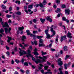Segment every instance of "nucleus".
Returning a JSON list of instances; mask_svg holds the SVG:
<instances>
[{
    "label": "nucleus",
    "instance_id": "nucleus-1",
    "mask_svg": "<svg viewBox=\"0 0 74 74\" xmlns=\"http://www.w3.org/2000/svg\"><path fill=\"white\" fill-rule=\"evenodd\" d=\"M38 58L39 59H42V60L38 58L36 59V60L37 61H36V62H38V63H45V62H46V60H47V58L46 56H43V57L39 56Z\"/></svg>",
    "mask_w": 74,
    "mask_h": 74
},
{
    "label": "nucleus",
    "instance_id": "nucleus-2",
    "mask_svg": "<svg viewBox=\"0 0 74 74\" xmlns=\"http://www.w3.org/2000/svg\"><path fill=\"white\" fill-rule=\"evenodd\" d=\"M37 51H38V49L37 48H35V49L33 53L34 55H35V57L36 58H38V55H39V54L38 52H37Z\"/></svg>",
    "mask_w": 74,
    "mask_h": 74
},
{
    "label": "nucleus",
    "instance_id": "nucleus-3",
    "mask_svg": "<svg viewBox=\"0 0 74 74\" xmlns=\"http://www.w3.org/2000/svg\"><path fill=\"white\" fill-rule=\"evenodd\" d=\"M58 66H62L63 64V61H62V59L61 58H59L58 60Z\"/></svg>",
    "mask_w": 74,
    "mask_h": 74
},
{
    "label": "nucleus",
    "instance_id": "nucleus-4",
    "mask_svg": "<svg viewBox=\"0 0 74 74\" xmlns=\"http://www.w3.org/2000/svg\"><path fill=\"white\" fill-rule=\"evenodd\" d=\"M18 53L20 55V56H22L23 55H26L27 53L24 50H22L18 52Z\"/></svg>",
    "mask_w": 74,
    "mask_h": 74
},
{
    "label": "nucleus",
    "instance_id": "nucleus-5",
    "mask_svg": "<svg viewBox=\"0 0 74 74\" xmlns=\"http://www.w3.org/2000/svg\"><path fill=\"white\" fill-rule=\"evenodd\" d=\"M40 6L41 8H43V7H45V6H44L41 3H40L39 4H35L34 6V7L35 8H37L38 7Z\"/></svg>",
    "mask_w": 74,
    "mask_h": 74
},
{
    "label": "nucleus",
    "instance_id": "nucleus-6",
    "mask_svg": "<svg viewBox=\"0 0 74 74\" xmlns=\"http://www.w3.org/2000/svg\"><path fill=\"white\" fill-rule=\"evenodd\" d=\"M29 57L32 58V60L34 61L35 62V63H36V64H38V62H36V61H37V59L35 58H34V57H33V55H31V56H30Z\"/></svg>",
    "mask_w": 74,
    "mask_h": 74
},
{
    "label": "nucleus",
    "instance_id": "nucleus-7",
    "mask_svg": "<svg viewBox=\"0 0 74 74\" xmlns=\"http://www.w3.org/2000/svg\"><path fill=\"white\" fill-rule=\"evenodd\" d=\"M46 19L48 21H49L50 22H52V19L51 18V16H47L46 17Z\"/></svg>",
    "mask_w": 74,
    "mask_h": 74
},
{
    "label": "nucleus",
    "instance_id": "nucleus-8",
    "mask_svg": "<svg viewBox=\"0 0 74 74\" xmlns=\"http://www.w3.org/2000/svg\"><path fill=\"white\" fill-rule=\"evenodd\" d=\"M26 33H27V35L28 36H30V37H32V36H34V35H33V34H31L30 32V30H27L26 31Z\"/></svg>",
    "mask_w": 74,
    "mask_h": 74
},
{
    "label": "nucleus",
    "instance_id": "nucleus-9",
    "mask_svg": "<svg viewBox=\"0 0 74 74\" xmlns=\"http://www.w3.org/2000/svg\"><path fill=\"white\" fill-rule=\"evenodd\" d=\"M66 35H64V36H61L60 39L61 42H63V41L64 40H66Z\"/></svg>",
    "mask_w": 74,
    "mask_h": 74
},
{
    "label": "nucleus",
    "instance_id": "nucleus-10",
    "mask_svg": "<svg viewBox=\"0 0 74 74\" xmlns=\"http://www.w3.org/2000/svg\"><path fill=\"white\" fill-rule=\"evenodd\" d=\"M66 36L68 38H72L73 37L71 36V34L69 31L68 32V33L67 34H66Z\"/></svg>",
    "mask_w": 74,
    "mask_h": 74
},
{
    "label": "nucleus",
    "instance_id": "nucleus-11",
    "mask_svg": "<svg viewBox=\"0 0 74 74\" xmlns=\"http://www.w3.org/2000/svg\"><path fill=\"white\" fill-rule=\"evenodd\" d=\"M60 68L59 69V71H60V73H58V74H63V71H62V69H63V66H61L60 67Z\"/></svg>",
    "mask_w": 74,
    "mask_h": 74
},
{
    "label": "nucleus",
    "instance_id": "nucleus-12",
    "mask_svg": "<svg viewBox=\"0 0 74 74\" xmlns=\"http://www.w3.org/2000/svg\"><path fill=\"white\" fill-rule=\"evenodd\" d=\"M5 30V33L6 34H8V33H10V34H11V31H8V29L7 28H4Z\"/></svg>",
    "mask_w": 74,
    "mask_h": 74
},
{
    "label": "nucleus",
    "instance_id": "nucleus-13",
    "mask_svg": "<svg viewBox=\"0 0 74 74\" xmlns=\"http://www.w3.org/2000/svg\"><path fill=\"white\" fill-rule=\"evenodd\" d=\"M27 53H28V55H27L26 56V57L27 58H29V57L32 55V54H30V53L31 52V51L29 49L27 50Z\"/></svg>",
    "mask_w": 74,
    "mask_h": 74
},
{
    "label": "nucleus",
    "instance_id": "nucleus-14",
    "mask_svg": "<svg viewBox=\"0 0 74 74\" xmlns=\"http://www.w3.org/2000/svg\"><path fill=\"white\" fill-rule=\"evenodd\" d=\"M70 10L69 9H66L65 10V12L66 14H68V15H69L70 14Z\"/></svg>",
    "mask_w": 74,
    "mask_h": 74
},
{
    "label": "nucleus",
    "instance_id": "nucleus-15",
    "mask_svg": "<svg viewBox=\"0 0 74 74\" xmlns=\"http://www.w3.org/2000/svg\"><path fill=\"white\" fill-rule=\"evenodd\" d=\"M3 27H9V25H8V24L7 22H5L4 24H3Z\"/></svg>",
    "mask_w": 74,
    "mask_h": 74
},
{
    "label": "nucleus",
    "instance_id": "nucleus-16",
    "mask_svg": "<svg viewBox=\"0 0 74 74\" xmlns=\"http://www.w3.org/2000/svg\"><path fill=\"white\" fill-rule=\"evenodd\" d=\"M26 39V37L24 35L22 36V38L21 39V40L23 42H24L25 41V40Z\"/></svg>",
    "mask_w": 74,
    "mask_h": 74
},
{
    "label": "nucleus",
    "instance_id": "nucleus-17",
    "mask_svg": "<svg viewBox=\"0 0 74 74\" xmlns=\"http://www.w3.org/2000/svg\"><path fill=\"white\" fill-rule=\"evenodd\" d=\"M59 40V36L57 35L56 36V38L55 39L56 44H57L58 42V41Z\"/></svg>",
    "mask_w": 74,
    "mask_h": 74
},
{
    "label": "nucleus",
    "instance_id": "nucleus-18",
    "mask_svg": "<svg viewBox=\"0 0 74 74\" xmlns=\"http://www.w3.org/2000/svg\"><path fill=\"white\" fill-rule=\"evenodd\" d=\"M39 47H46V46L44 44L39 43Z\"/></svg>",
    "mask_w": 74,
    "mask_h": 74
},
{
    "label": "nucleus",
    "instance_id": "nucleus-19",
    "mask_svg": "<svg viewBox=\"0 0 74 74\" xmlns=\"http://www.w3.org/2000/svg\"><path fill=\"white\" fill-rule=\"evenodd\" d=\"M61 11V9H60V8H57V10L55 11L56 12V13H59Z\"/></svg>",
    "mask_w": 74,
    "mask_h": 74
},
{
    "label": "nucleus",
    "instance_id": "nucleus-20",
    "mask_svg": "<svg viewBox=\"0 0 74 74\" xmlns=\"http://www.w3.org/2000/svg\"><path fill=\"white\" fill-rule=\"evenodd\" d=\"M40 22H41L42 23H44L45 21V19H42V18H40Z\"/></svg>",
    "mask_w": 74,
    "mask_h": 74
},
{
    "label": "nucleus",
    "instance_id": "nucleus-21",
    "mask_svg": "<svg viewBox=\"0 0 74 74\" xmlns=\"http://www.w3.org/2000/svg\"><path fill=\"white\" fill-rule=\"evenodd\" d=\"M46 34V38L47 39H49L51 38V35L49 34Z\"/></svg>",
    "mask_w": 74,
    "mask_h": 74
},
{
    "label": "nucleus",
    "instance_id": "nucleus-22",
    "mask_svg": "<svg viewBox=\"0 0 74 74\" xmlns=\"http://www.w3.org/2000/svg\"><path fill=\"white\" fill-rule=\"evenodd\" d=\"M47 3V2L46 1V0H44L42 2V5H46Z\"/></svg>",
    "mask_w": 74,
    "mask_h": 74
},
{
    "label": "nucleus",
    "instance_id": "nucleus-23",
    "mask_svg": "<svg viewBox=\"0 0 74 74\" xmlns=\"http://www.w3.org/2000/svg\"><path fill=\"white\" fill-rule=\"evenodd\" d=\"M64 66L65 67V70H67V66H69V64H64Z\"/></svg>",
    "mask_w": 74,
    "mask_h": 74
},
{
    "label": "nucleus",
    "instance_id": "nucleus-24",
    "mask_svg": "<svg viewBox=\"0 0 74 74\" xmlns=\"http://www.w3.org/2000/svg\"><path fill=\"white\" fill-rule=\"evenodd\" d=\"M18 29L20 31H22V30L24 29V27L23 26H22V27H20L18 28Z\"/></svg>",
    "mask_w": 74,
    "mask_h": 74
},
{
    "label": "nucleus",
    "instance_id": "nucleus-25",
    "mask_svg": "<svg viewBox=\"0 0 74 74\" xmlns=\"http://www.w3.org/2000/svg\"><path fill=\"white\" fill-rule=\"evenodd\" d=\"M64 51H67V46H65L63 47Z\"/></svg>",
    "mask_w": 74,
    "mask_h": 74
},
{
    "label": "nucleus",
    "instance_id": "nucleus-26",
    "mask_svg": "<svg viewBox=\"0 0 74 74\" xmlns=\"http://www.w3.org/2000/svg\"><path fill=\"white\" fill-rule=\"evenodd\" d=\"M53 27V25H52L50 27V30L51 32H54V30H53V29L52 27Z\"/></svg>",
    "mask_w": 74,
    "mask_h": 74
},
{
    "label": "nucleus",
    "instance_id": "nucleus-27",
    "mask_svg": "<svg viewBox=\"0 0 74 74\" xmlns=\"http://www.w3.org/2000/svg\"><path fill=\"white\" fill-rule=\"evenodd\" d=\"M33 4L31 5H29L28 6V8H30V9H32V8H33Z\"/></svg>",
    "mask_w": 74,
    "mask_h": 74
},
{
    "label": "nucleus",
    "instance_id": "nucleus-28",
    "mask_svg": "<svg viewBox=\"0 0 74 74\" xmlns=\"http://www.w3.org/2000/svg\"><path fill=\"white\" fill-rule=\"evenodd\" d=\"M37 38L38 39H41V38H42L43 36H36Z\"/></svg>",
    "mask_w": 74,
    "mask_h": 74
},
{
    "label": "nucleus",
    "instance_id": "nucleus-29",
    "mask_svg": "<svg viewBox=\"0 0 74 74\" xmlns=\"http://www.w3.org/2000/svg\"><path fill=\"white\" fill-rule=\"evenodd\" d=\"M51 32L53 33V34L51 36H50V37H53V36L55 35V31H54V32Z\"/></svg>",
    "mask_w": 74,
    "mask_h": 74
},
{
    "label": "nucleus",
    "instance_id": "nucleus-30",
    "mask_svg": "<svg viewBox=\"0 0 74 74\" xmlns=\"http://www.w3.org/2000/svg\"><path fill=\"white\" fill-rule=\"evenodd\" d=\"M23 64H24V66H28V65H29L28 63H27V62H25L24 63H23Z\"/></svg>",
    "mask_w": 74,
    "mask_h": 74
},
{
    "label": "nucleus",
    "instance_id": "nucleus-31",
    "mask_svg": "<svg viewBox=\"0 0 74 74\" xmlns=\"http://www.w3.org/2000/svg\"><path fill=\"white\" fill-rule=\"evenodd\" d=\"M15 14H16L17 15H21V12L18 11L17 12H15Z\"/></svg>",
    "mask_w": 74,
    "mask_h": 74
},
{
    "label": "nucleus",
    "instance_id": "nucleus-32",
    "mask_svg": "<svg viewBox=\"0 0 74 74\" xmlns=\"http://www.w3.org/2000/svg\"><path fill=\"white\" fill-rule=\"evenodd\" d=\"M15 3L16 4H18V5L21 4V2L20 1H15Z\"/></svg>",
    "mask_w": 74,
    "mask_h": 74
},
{
    "label": "nucleus",
    "instance_id": "nucleus-33",
    "mask_svg": "<svg viewBox=\"0 0 74 74\" xmlns=\"http://www.w3.org/2000/svg\"><path fill=\"white\" fill-rule=\"evenodd\" d=\"M1 39H0V42H1V45H4V44L3 43H4V42L2 40H1Z\"/></svg>",
    "mask_w": 74,
    "mask_h": 74
},
{
    "label": "nucleus",
    "instance_id": "nucleus-34",
    "mask_svg": "<svg viewBox=\"0 0 74 74\" xmlns=\"http://www.w3.org/2000/svg\"><path fill=\"white\" fill-rule=\"evenodd\" d=\"M48 66H45L44 67V70H47V69H48Z\"/></svg>",
    "mask_w": 74,
    "mask_h": 74
},
{
    "label": "nucleus",
    "instance_id": "nucleus-35",
    "mask_svg": "<svg viewBox=\"0 0 74 74\" xmlns=\"http://www.w3.org/2000/svg\"><path fill=\"white\" fill-rule=\"evenodd\" d=\"M49 31V30L48 29H46L45 30V32L46 34H48Z\"/></svg>",
    "mask_w": 74,
    "mask_h": 74
},
{
    "label": "nucleus",
    "instance_id": "nucleus-36",
    "mask_svg": "<svg viewBox=\"0 0 74 74\" xmlns=\"http://www.w3.org/2000/svg\"><path fill=\"white\" fill-rule=\"evenodd\" d=\"M42 54V56H43V55H47V52H44L43 51H42L41 52Z\"/></svg>",
    "mask_w": 74,
    "mask_h": 74
},
{
    "label": "nucleus",
    "instance_id": "nucleus-37",
    "mask_svg": "<svg viewBox=\"0 0 74 74\" xmlns=\"http://www.w3.org/2000/svg\"><path fill=\"white\" fill-rule=\"evenodd\" d=\"M39 42L40 43V44L43 43V41L42 40V39H40L39 40Z\"/></svg>",
    "mask_w": 74,
    "mask_h": 74
},
{
    "label": "nucleus",
    "instance_id": "nucleus-38",
    "mask_svg": "<svg viewBox=\"0 0 74 74\" xmlns=\"http://www.w3.org/2000/svg\"><path fill=\"white\" fill-rule=\"evenodd\" d=\"M62 8H66V6L64 4H63L62 6Z\"/></svg>",
    "mask_w": 74,
    "mask_h": 74
},
{
    "label": "nucleus",
    "instance_id": "nucleus-39",
    "mask_svg": "<svg viewBox=\"0 0 74 74\" xmlns=\"http://www.w3.org/2000/svg\"><path fill=\"white\" fill-rule=\"evenodd\" d=\"M56 2L57 4H60V1L59 0H56Z\"/></svg>",
    "mask_w": 74,
    "mask_h": 74
},
{
    "label": "nucleus",
    "instance_id": "nucleus-40",
    "mask_svg": "<svg viewBox=\"0 0 74 74\" xmlns=\"http://www.w3.org/2000/svg\"><path fill=\"white\" fill-rule=\"evenodd\" d=\"M4 29L3 28H1V29H0V33L4 32Z\"/></svg>",
    "mask_w": 74,
    "mask_h": 74
},
{
    "label": "nucleus",
    "instance_id": "nucleus-41",
    "mask_svg": "<svg viewBox=\"0 0 74 74\" xmlns=\"http://www.w3.org/2000/svg\"><path fill=\"white\" fill-rule=\"evenodd\" d=\"M1 8L2 9H5L6 8V7L5 5H3L1 6Z\"/></svg>",
    "mask_w": 74,
    "mask_h": 74
},
{
    "label": "nucleus",
    "instance_id": "nucleus-42",
    "mask_svg": "<svg viewBox=\"0 0 74 74\" xmlns=\"http://www.w3.org/2000/svg\"><path fill=\"white\" fill-rule=\"evenodd\" d=\"M61 14L62 15V13H60L59 14H58L57 16V17H58V18H59V17L60 16V15Z\"/></svg>",
    "mask_w": 74,
    "mask_h": 74
},
{
    "label": "nucleus",
    "instance_id": "nucleus-43",
    "mask_svg": "<svg viewBox=\"0 0 74 74\" xmlns=\"http://www.w3.org/2000/svg\"><path fill=\"white\" fill-rule=\"evenodd\" d=\"M29 71H30V70L28 69L27 70L26 72V74H29Z\"/></svg>",
    "mask_w": 74,
    "mask_h": 74
},
{
    "label": "nucleus",
    "instance_id": "nucleus-44",
    "mask_svg": "<svg viewBox=\"0 0 74 74\" xmlns=\"http://www.w3.org/2000/svg\"><path fill=\"white\" fill-rule=\"evenodd\" d=\"M37 30H34L33 32V34H37Z\"/></svg>",
    "mask_w": 74,
    "mask_h": 74
},
{
    "label": "nucleus",
    "instance_id": "nucleus-45",
    "mask_svg": "<svg viewBox=\"0 0 74 74\" xmlns=\"http://www.w3.org/2000/svg\"><path fill=\"white\" fill-rule=\"evenodd\" d=\"M24 60H25V59H24V58H22L20 62H21L23 64V63H24Z\"/></svg>",
    "mask_w": 74,
    "mask_h": 74
},
{
    "label": "nucleus",
    "instance_id": "nucleus-46",
    "mask_svg": "<svg viewBox=\"0 0 74 74\" xmlns=\"http://www.w3.org/2000/svg\"><path fill=\"white\" fill-rule=\"evenodd\" d=\"M33 35L34 36H30L31 37H33V39L34 40H36V38H35L36 37V35H34L33 34Z\"/></svg>",
    "mask_w": 74,
    "mask_h": 74
},
{
    "label": "nucleus",
    "instance_id": "nucleus-47",
    "mask_svg": "<svg viewBox=\"0 0 74 74\" xmlns=\"http://www.w3.org/2000/svg\"><path fill=\"white\" fill-rule=\"evenodd\" d=\"M62 21H65L66 19V17H65V16L62 17Z\"/></svg>",
    "mask_w": 74,
    "mask_h": 74
},
{
    "label": "nucleus",
    "instance_id": "nucleus-48",
    "mask_svg": "<svg viewBox=\"0 0 74 74\" xmlns=\"http://www.w3.org/2000/svg\"><path fill=\"white\" fill-rule=\"evenodd\" d=\"M37 20H36V19H34L33 20V22L34 23H36V22H37Z\"/></svg>",
    "mask_w": 74,
    "mask_h": 74
},
{
    "label": "nucleus",
    "instance_id": "nucleus-49",
    "mask_svg": "<svg viewBox=\"0 0 74 74\" xmlns=\"http://www.w3.org/2000/svg\"><path fill=\"white\" fill-rule=\"evenodd\" d=\"M70 58V56H69V55H66L65 58V60H66L68 58Z\"/></svg>",
    "mask_w": 74,
    "mask_h": 74
},
{
    "label": "nucleus",
    "instance_id": "nucleus-50",
    "mask_svg": "<svg viewBox=\"0 0 74 74\" xmlns=\"http://www.w3.org/2000/svg\"><path fill=\"white\" fill-rule=\"evenodd\" d=\"M34 43L35 45H37V41L35 40L34 41Z\"/></svg>",
    "mask_w": 74,
    "mask_h": 74
},
{
    "label": "nucleus",
    "instance_id": "nucleus-51",
    "mask_svg": "<svg viewBox=\"0 0 74 74\" xmlns=\"http://www.w3.org/2000/svg\"><path fill=\"white\" fill-rule=\"evenodd\" d=\"M15 62H16V63H20V62L19 61V60H18L17 59H16L15 60Z\"/></svg>",
    "mask_w": 74,
    "mask_h": 74
},
{
    "label": "nucleus",
    "instance_id": "nucleus-52",
    "mask_svg": "<svg viewBox=\"0 0 74 74\" xmlns=\"http://www.w3.org/2000/svg\"><path fill=\"white\" fill-rule=\"evenodd\" d=\"M7 38H8V40H12V38L11 37H10L8 36L7 37Z\"/></svg>",
    "mask_w": 74,
    "mask_h": 74
},
{
    "label": "nucleus",
    "instance_id": "nucleus-53",
    "mask_svg": "<svg viewBox=\"0 0 74 74\" xmlns=\"http://www.w3.org/2000/svg\"><path fill=\"white\" fill-rule=\"evenodd\" d=\"M7 17L8 18H11V15H7Z\"/></svg>",
    "mask_w": 74,
    "mask_h": 74
},
{
    "label": "nucleus",
    "instance_id": "nucleus-54",
    "mask_svg": "<svg viewBox=\"0 0 74 74\" xmlns=\"http://www.w3.org/2000/svg\"><path fill=\"white\" fill-rule=\"evenodd\" d=\"M40 72H41L42 74H44V70L43 69H42V70L40 71Z\"/></svg>",
    "mask_w": 74,
    "mask_h": 74
},
{
    "label": "nucleus",
    "instance_id": "nucleus-55",
    "mask_svg": "<svg viewBox=\"0 0 74 74\" xmlns=\"http://www.w3.org/2000/svg\"><path fill=\"white\" fill-rule=\"evenodd\" d=\"M27 6H25L24 7V10H27Z\"/></svg>",
    "mask_w": 74,
    "mask_h": 74
},
{
    "label": "nucleus",
    "instance_id": "nucleus-56",
    "mask_svg": "<svg viewBox=\"0 0 74 74\" xmlns=\"http://www.w3.org/2000/svg\"><path fill=\"white\" fill-rule=\"evenodd\" d=\"M52 9H49L48 10V12H52Z\"/></svg>",
    "mask_w": 74,
    "mask_h": 74
},
{
    "label": "nucleus",
    "instance_id": "nucleus-57",
    "mask_svg": "<svg viewBox=\"0 0 74 74\" xmlns=\"http://www.w3.org/2000/svg\"><path fill=\"white\" fill-rule=\"evenodd\" d=\"M14 63H15V62H14V60H12L11 61V64H14Z\"/></svg>",
    "mask_w": 74,
    "mask_h": 74
},
{
    "label": "nucleus",
    "instance_id": "nucleus-58",
    "mask_svg": "<svg viewBox=\"0 0 74 74\" xmlns=\"http://www.w3.org/2000/svg\"><path fill=\"white\" fill-rule=\"evenodd\" d=\"M11 11H12V8L10 7L9 8V11L10 12H11Z\"/></svg>",
    "mask_w": 74,
    "mask_h": 74
},
{
    "label": "nucleus",
    "instance_id": "nucleus-59",
    "mask_svg": "<svg viewBox=\"0 0 74 74\" xmlns=\"http://www.w3.org/2000/svg\"><path fill=\"white\" fill-rule=\"evenodd\" d=\"M29 48L30 49L32 50V49H33V47H32V46H31V45L29 46Z\"/></svg>",
    "mask_w": 74,
    "mask_h": 74
},
{
    "label": "nucleus",
    "instance_id": "nucleus-60",
    "mask_svg": "<svg viewBox=\"0 0 74 74\" xmlns=\"http://www.w3.org/2000/svg\"><path fill=\"white\" fill-rule=\"evenodd\" d=\"M14 50L15 51H18V48H17V47H15Z\"/></svg>",
    "mask_w": 74,
    "mask_h": 74
},
{
    "label": "nucleus",
    "instance_id": "nucleus-61",
    "mask_svg": "<svg viewBox=\"0 0 74 74\" xmlns=\"http://www.w3.org/2000/svg\"><path fill=\"white\" fill-rule=\"evenodd\" d=\"M51 49L52 52H55V51H56L55 49H53L51 48Z\"/></svg>",
    "mask_w": 74,
    "mask_h": 74
},
{
    "label": "nucleus",
    "instance_id": "nucleus-62",
    "mask_svg": "<svg viewBox=\"0 0 74 74\" xmlns=\"http://www.w3.org/2000/svg\"><path fill=\"white\" fill-rule=\"evenodd\" d=\"M6 54L8 55L9 56L10 55V52L8 51H7L6 53Z\"/></svg>",
    "mask_w": 74,
    "mask_h": 74
},
{
    "label": "nucleus",
    "instance_id": "nucleus-63",
    "mask_svg": "<svg viewBox=\"0 0 74 74\" xmlns=\"http://www.w3.org/2000/svg\"><path fill=\"white\" fill-rule=\"evenodd\" d=\"M67 23H69V19H66V20L65 21Z\"/></svg>",
    "mask_w": 74,
    "mask_h": 74
},
{
    "label": "nucleus",
    "instance_id": "nucleus-64",
    "mask_svg": "<svg viewBox=\"0 0 74 74\" xmlns=\"http://www.w3.org/2000/svg\"><path fill=\"white\" fill-rule=\"evenodd\" d=\"M52 43H50V44H49V48H51V47H52Z\"/></svg>",
    "mask_w": 74,
    "mask_h": 74
}]
</instances>
